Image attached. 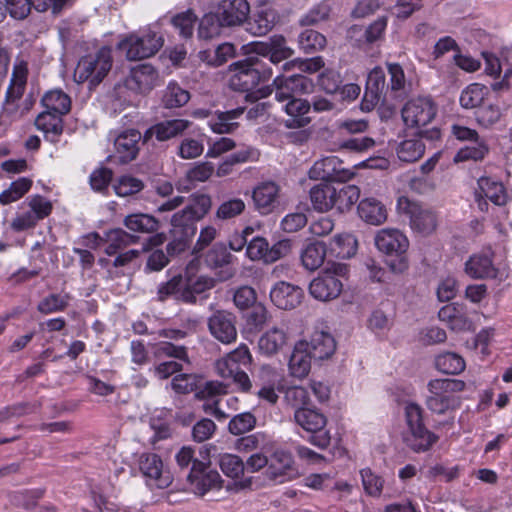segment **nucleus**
Instances as JSON below:
<instances>
[{"label": "nucleus", "mask_w": 512, "mask_h": 512, "mask_svg": "<svg viewBox=\"0 0 512 512\" xmlns=\"http://www.w3.org/2000/svg\"><path fill=\"white\" fill-rule=\"evenodd\" d=\"M250 4L247 0H220L214 12L205 14L198 28L199 37L211 39L225 28H234L247 22Z\"/></svg>", "instance_id": "1"}, {"label": "nucleus", "mask_w": 512, "mask_h": 512, "mask_svg": "<svg viewBox=\"0 0 512 512\" xmlns=\"http://www.w3.org/2000/svg\"><path fill=\"white\" fill-rule=\"evenodd\" d=\"M427 387V408L432 413L445 415L459 408L461 401L457 393L465 389V382L452 378L433 379L429 381Z\"/></svg>", "instance_id": "2"}, {"label": "nucleus", "mask_w": 512, "mask_h": 512, "mask_svg": "<svg viewBox=\"0 0 512 512\" xmlns=\"http://www.w3.org/2000/svg\"><path fill=\"white\" fill-rule=\"evenodd\" d=\"M112 63L111 49L103 46L95 53L80 58L74 71V79L77 83L88 82L90 88L96 87L108 75Z\"/></svg>", "instance_id": "3"}, {"label": "nucleus", "mask_w": 512, "mask_h": 512, "mask_svg": "<svg viewBox=\"0 0 512 512\" xmlns=\"http://www.w3.org/2000/svg\"><path fill=\"white\" fill-rule=\"evenodd\" d=\"M232 72L229 79V86L235 91L248 92L254 89L260 81L268 80L273 72L265 67L261 58L248 57L245 60L237 61L230 65Z\"/></svg>", "instance_id": "4"}, {"label": "nucleus", "mask_w": 512, "mask_h": 512, "mask_svg": "<svg viewBox=\"0 0 512 512\" xmlns=\"http://www.w3.org/2000/svg\"><path fill=\"white\" fill-rule=\"evenodd\" d=\"M397 211L409 219L410 228L419 235L428 236L438 226V216L433 209L411 201L405 196L398 198Z\"/></svg>", "instance_id": "5"}, {"label": "nucleus", "mask_w": 512, "mask_h": 512, "mask_svg": "<svg viewBox=\"0 0 512 512\" xmlns=\"http://www.w3.org/2000/svg\"><path fill=\"white\" fill-rule=\"evenodd\" d=\"M408 432L404 441L408 447L415 452L428 450L436 441L437 437L426 429L422 419V408L415 403H409L405 407Z\"/></svg>", "instance_id": "6"}, {"label": "nucleus", "mask_w": 512, "mask_h": 512, "mask_svg": "<svg viewBox=\"0 0 512 512\" xmlns=\"http://www.w3.org/2000/svg\"><path fill=\"white\" fill-rule=\"evenodd\" d=\"M294 422L304 431L313 434L309 442L314 446L325 449L330 445L331 436L329 431L324 430L327 425V417L316 408H300L294 410Z\"/></svg>", "instance_id": "7"}, {"label": "nucleus", "mask_w": 512, "mask_h": 512, "mask_svg": "<svg viewBox=\"0 0 512 512\" xmlns=\"http://www.w3.org/2000/svg\"><path fill=\"white\" fill-rule=\"evenodd\" d=\"M161 35L148 29L142 34L132 33L120 41L119 49L125 52L128 60H141L155 55L163 46Z\"/></svg>", "instance_id": "8"}, {"label": "nucleus", "mask_w": 512, "mask_h": 512, "mask_svg": "<svg viewBox=\"0 0 512 512\" xmlns=\"http://www.w3.org/2000/svg\"><path fill=\"white\" fill-rule=\"evenodd\" d=\"M137 468L150 488L166 489L173 477L169 469L165 467L162 458L152 452L141 453L137 458Z\"/></svg>", "instance_id": "9"}, {"label": "nucleus", "mask_w": 512, "mask_h": 512, "mask_svg": "<svg viewBox=\"0 0 512 512\" xmlns=\"http://www.w3.org/2000/svg\"><path fill=\"white\" fill-rule=\"evenodd\" d=\"M209 464V461L195 460L187 476L191 491L201 497L210 491L222 488L223 481L220 474L210 469Z\"/></svg>", "instance_id": "10"}, {"label": "nucleus", "mask_w": 512, "mask_h": 512, "mask_svg": "<svg viewBox=\"0 0 512 512\" xmlns=\"http://www.w3.org/2000/svg\"><path fill=\"white\" fill-rule=\"evenodd\" d=\"M264 474L268 481L275 484L292 481L299 475L292 454L283 449H277L270 455Z\"/></svg>", "instance_id": "11"}, {"label": "nucleus", "mask_w": 512, "mask_h": 512, "mask_svg": "<svg viewBox=\"0 0 512 512\" xmlns=\"http://www.w3.org/2000/svg\"><path fill=\"white\" fill-rule=\"evenodd\" d=\"M437 108L431 98L418 97L409 100L402 108L401 115L406 126L422 127L435 117Z\"/></svg>", "instance_id": "12"}, {"label": "nucleus", "mask_w": 512, "mask_h": 512, "mask_svg": "<svg viewBox=\"0 0 512 512\" xmlns=\"http://www.w3.org/2000/svg\"><path fill=\"white\" fill-rule=\"evenodd\" d=\"M342 270V267L339 265L334 269V271L326 269L321 272L309 285L310 295L320 301L336 299L343 289V284L338 278V275Z\"/></svg>", "instance_id": "13"}, {"label": "nucleus", "mask_w": 512, "mask_h": 512, "mask_svg": "<svg viewBox=\"0 0 512 512\" xmlns=\"http://www.w3.org/2000/svg\"><path fill=\"white\" fill-rule=\"evenodd\" d=\"M354 173L344 167L337 156H327L317 160L309 170V177L314 180L344 182L350 180Z\"/></svg>", "instance_id": "14"}, {"label": "nucleus", "mask_w": 512, "mask_h": 512, "mask_svg": "<svg viewBox=\"0 0 512 512\" xmlns=\"http://www.w3.org/2000/svg\"><path fill=\"white\" fill-rule=\"evenodd\" d=\"M273 84L275 85V99L278 102L309 93L313 86L312 81L302 74H293L289 77L277 76Z\"/></svg>", "instance_id": "15"}, {"label": "nucleus", "mask_w": 512, "mask_h": 512, "mask_svg": "<svg viewBox=\"0 0 512 512\" xmlns=\"http://www.w3.org/2000/svg\"><path fill=\"white\" fill-rule=\"evenodd\" d=\"M211 335L223 344H231L237 339L236 317L227 311H217L208 319Z\"/></svg>", "instance_id": "16"}, {"label": "nucleus", "mask_w": 512, "mask_h": 512, "mask_svg": "<svg viewBox=\"0 0 512 512\" xmlns=\"http://www.w3.org/2000/svg\"><path fill=\"white\" fill-rule=\"evenodd\" d=\"M158 72L150 64H139L130 70L124 80L127 89L136 93L151 91L157 84Z\"/></svg>", "instance_id": "17"}, {"label": "nucleus", "mask_w": 512, "mask_h": 512, "mask_svg": "<svg viewBox=\"0 0 512 512\" xmlns=\"http://www.w3.org/2000/svg\"><path fill=\"white\" fill-rule=\"evenodd\" d=\"M280 187L273 181L259 183L252 191V199L255 209L267 215L273 212L279 205Z\"/></svg>", "instance_id": "18"}, {"label": "nucleus", "mask_w": 512, "mask_h": 512, "mask_svg": "<svg viewBox=\"0 0 512 512\" xmlns=\"http://www.w3.org/2000/svg\"><path fill=\"white\" fill-rule=\"evenodd\" d=\"M374 241L377 249L389 256L406 253L409 248V240L406 235L394 228L379 230Z\"/></svg>", "instance_id": "19"}, {"label": "nucleus", "mask_w": 512, "mask_h": 512, "mask_svg": "<svg viewBox=\"0 0 512 512\" xmlns=\"http://www.w3.org/2000/svg\"><path fill=\"white\" fill-rule=\"evenodd\" d=\"M386 88L385 73L381 67L373 68L368 74L366 88L361 101V110L369 112L380 102Z\"/></svg>", "instance_id": "20"}, {"label": "nucleus", "mask_w": 512, "mask_h": 512, "mask_svg": "<svg viewBox=\"0 0 512 512\" xmlns=\"http://www.w3.org/2000/svg\"><path fill=\"white\" fill-rule=\"evenodd\" d=\"M438 317L451 330L467 331L472 329V320L469 317L466 305L463 303L453 302L443 306L438 312Z\"/></svg>", "instance_id": "21"}, {"label": "nucleus", "mask_w": 512, "mask_h": 512, "mask_svg": "<svg viewBox=\"0 0 512 512\" xmlns=\"http://www.w3.org/2000/svg\"><path fill=\"white\" fill-rule=\"evenodd\" d=\"M303 296V289L283 281L278 282L270 292L271 301L283 310H290L299 306Z\"/></svg>", "instance_id": "22"}, {"label": "nucleus", "mask_w": 512, "mask_h": 512, "mask_svg": "<svg viewBox=\"0 0 512 512\" xmlns=\"http://www.w3.org/2000/svg\"><path fill=\"white\" fill-rule=\"evenodd\" d=\"M88 238L95 241V246H99L102 242L107 244L105 253L109 256L115 255L119 250L126 248L129 245L136 244L139 237L126 232L121 228H115L107 231L104 238H101L97 233H93Z\"/></svg>", "instance_id": "23"}, {"label": "nucleus", "mask_w": 512, "mask_h": 512, "mask_svg": "<svg viewBox=\"0 0 512 512\" xmlns=\"http://www.w3.org/2000/svg\"><path fill=\"white\" fill-rule=\"evenodd\" d=\"M141 133L136 129L122 131L114 140L115 157L120 163L134 160L139 152Z\"/></svg>", "instance_id": "24"}, {"label": "nucleus", "mask_w": 512, "mask_h": 512, "mask_svg": "<svg viewBox=\"0 0 512 512\" xmlns=\"http://www.w3.org/2000/svg\"><path fill=\"white\" fill-rule=\"evenodd\" d=\"M304 342L307 352L314 360H325L330 358L336 350V342L333 336L323 330L314 331L309 340H300Z\"/></svg>", "instance_id": "25"}, {"label": "nucleus", "mask_w": 512, "mask_h": 512, "mask_svg": "<svg viewBox=\"0 0 512 512\" xmlns=\"http://www.w3.org/2000/svg\"><path fill=\"white\" fill-rule=\"evenodd\" d=\"M192 268L188 267L183 279V288L179 299L186 303H195L196 296L214 287V279L207 276H194L190 274Z\"/></svg>", "instance_id": "26"}, {"label": "nucleus", "mask_w": 512, "mask_h": 512, "mask_svg": "<svg viewBox=\"0 0 512 512\" xmlns=\"http://www.w3.org/2000/svg\"><path fill=\"white\" fill-rule=\"evenodd\" d=\"M284 110L289 116L284 121V125L288 129H297L305 127L309 122L310 118L306 116L309 112L311 105L307 100L301 98H293L284 101Z\"/></svg>", "instance_id": "27"}, {"label": "nucleus", "mask_w": 512, "mask_h": 512, "mask_svg": "<svg viewBox=\"0 0 512 512\" xmlns=\"http://www.w3.org/2000/svg\"><path fill=\"white\" fill-rule=\"evenodd\" d=\"M287 342L286 331L274 326L260 336L258 349L261 354L271 357L278 354L287 345Z\"/></svg>", "instance_id": "28"}, {"label": "nucleus", "mask_w": 512, "mask_h": 512, "mask_svg": "<svg viewBox=\"0 0 512 512\" xmlns=\"http://www.w3.org/2000/svg\"><path fill=\"white\" fill-rule=\"evenodd\" d=\"M304 342H296L289 358V374L298 379L305 378L311 369V360L313 357L306 350Z\"/></svg>", "instance_id": "29"}, {"label": "nucleus", "mask_w": 512, "mask_h": 512, "mask_svg": "<svg viewBox=\"0 0 512 512\" xmlns=\"http://www.w3.org/2000/svg\"><path fill=\"white\" fill-rule=\"evenodd\" d=\"M63 115L44 110L35 119V126L44 133L46 140L56 143L63 133Z\"/></svg>", "instance_id": "30"}, {"label": "nucleus", "mask_w": 512, "mask_h": 512, "mask_svg": "<svg viewBox=\"0 0 512 512\" xmlns=\"http://www.w3.org/2000/svg\"><path fill=\"white\" fill-rule=\"evenodd\" d=\"M465 272L472 278H496L498 270L488 254L472 255L465 263Z\"/></svg>", "instance_id": "31"}, {"label": "nucleus", "mask_w": 512, "mask_h": 512, "mask_svg": "<svg viewBox=\"0 0 512 512\" xmlns=\"http://www.w3.org/2000/svg\"><path fill=\"white\" fill-rule=\"evenodd\" d=\"M336 187L328 183H321L310 189L309 196L313 209L317 212H327L334 208Z\"/></svg>", "instance_id": "32"}, {"label": "nucleus", "mask_w": 512, "mask_h": 512, "mask_svg": "<svg viewBox=\"0 0 512 512\" xmlns=\"http://www.w3.org/2000/svg\"><path fill=\"white\" fill-rule=\"evenodd\" d=\"M277 21V13L270 7L259 9L247 22V31L254 36L266 35Z\"/></svg>", "instance_id": "33"}, {"label": "nucleus", "mask_w": 512, "mask_h": 512, "mask_svg": "<svg viewBox=\"0 0 512 512\" xmlns=\"http://www.w3.org/2000/svg\"><path fill=\"white\" fill-rule=\"evenodd\" d=\"M358 214L362 220L371 225H381L387 219L385 206L376 198L368 197L360 201Z\"/></svg>", "instance_id": "34"}, {"label": "nucleus", "mask_w": 512, "mask_h": 512, "mask_svg": "<svg viewBox=\"0 0 512 512\" xmlns=\"http://www.w3.org/2000/svg\"><path fill=\"white\" fill-rule=\"evenodd\" d=\"M277 382L278 376L276 372L271 367H262L257 375L256 381V385L260 386L257 392L258 397L266 400L270 404H275L279 398L275 391Z\"/></svg>", "instance_id": "35"}, {"label": "nucleus", "mask_w": 512, "mask_h": 512, "mask_svg": "<svg viewBox=\"0 0 512 512\" xmlns=\"http://www.w3.org/2000/svg\"><path fill=\"white\" fill-rule=\"evenodd\" d=\"M191 125L186 119H169L156 123L149 129V133L158 141H167L181 135Z\"/></svg>", "instance_id": "36"}, {"label": "nucleus", "mask_w": 512, "mask_h": 512, "mask_svg": "<svg viewBox=\"0 0 512 512\" xmlns=\"http://www.w3.org/2000/svg\"><path fill=\"white\" fill-rule=\"evenodd\" d=\"M478 191L497 206L508 202V194L502 182L490 177H480L477 181Z\"/></svg>", "instance_id": "37"}, {"label": "nucleus", "mask_w": 512, "mask_h": 512, "mask_svg": "<svg viewBox=\"0 0 512 512\" xmlns=\"http://www.w3.org/2000/svg\"><path fill=\"white\" fill-rule=\"evenodd\" d=\"M243 107H238L225 112H217L216 117L209 121V126L214 133L229 134L234 132L239 124L235 122L244 113Z\"/></svg>", "instance_id": "38"}, {"label": "nucleus", "mask_w": 512, "mask_h": 512, "mask_svg": "<svg viewBox=\"0 0 512 512\" xmlns=\"http://www.w3.org/2000/svg\"><path fill=\"white\" fill-rule=\"evenodd\" d=\"M123 224L128 230L139 233H154L159 228V221L154 216L144 213L127 215Z\"/></svg>", "instance_id": "39"}, {"label": "nucleus", "mask_w": 512, "mask_h": 512, "mask_svg": "<svg viewBox=\"0 0 512 512\" xmlns=\"http://www.w3.org/2000/svg\"><path fill=\"white\" fill-rule=\"evenodd\" d=\"M27 75L28 69L26 63L21 62L14 66L5 99L18 102L22 98L26 87Z\"/></svg>", "instance_id": "40"}, {"label": "nucleus", "mask_w": 512, "mask_h": 512, "mask_svg": "<svg viewBox=\"0 0 512 512\" xmlns=\"http://www.w3.org/2000/svg\"><path fill=\"white\" fill-rule=\"evenodd\" d=\"M196 221H198V219L192 215L191 211L186 206L172 216L171 233L186 234V237H193L196 233Z\"/></svg>", "instance_id": "41"}, {"label": "nucleus", "mask_w": 512, "mask_h": 512, "mask_svg": "<svg viewBox=\"0 0 512 512\" xmlns=\"http://www.w3.org/2000/svg\"><path fill=\"white\" fill-rule=\"evenodd\" d=\"M42 104L46 111L65 115L71 109L70 97L61 90L47 92L42 98Z\"/></svg>", "instance_id": "42"}, {"label": "nucleus", "mask_w": 512, "mask_h": 512, "mask_svg": "<svg viewBox=\"0 0 512 512\" xmlns=\"http://www.w3.org/2000/svg\"><path fill=\"white\" fill-rule=\"evenodd\" d=\"M326 248L322 242L308 244L301 253L303 266L310 271L318 269L324 262Z\"/></svg>", "instance_id": "43"}, {"label": "nucleus", "mask_w": 512, "mask_h": 512, "mask_svg": "<svg viewBox=\"0 0 512 512\" xmlns=\"http://www.w3.org/2000/svg\"><path fill=\"white\" fill-rule=\"evenodd\" d=\"M386 66L390 77L387 88H390L398 96L407 94L411 88V83L406 79L402 66L398 63H387Z\"/></svg>", "instance_id": "44"}, {"label": "nucleus", "mask_w": 512, "mask_h": 512, "mask_svg": "<svg viewBox=\"0 0 512 512\" xmlns=\"http://www.w3.org/2000/svg\"><path fill=\"white\" fill-rule=\"evenodd\" d=\"M489 93V89L480 83H473L467 86L460 95V104L465 109H473L483 102Z\"/></svg>", "instance_id": "45"}, {"label": "nucleus", "mask_w": 512, "mask_h": 512, "mask_svg": "<svg viewBox=\"0 0 512 512\" xmlns=\"http://www.w3.org/2000/svg\"><path fill=\"white\" fill-rule=\"evenodd\" d=\"M425 152V145L420 138L402 141L397 147L398 158L403 162L418 161Z\"/></svg>", "instance_id": "46"}, {"label": "nucleus", "mask_w": 512, "mask_h": 512, "mask_svg": "<svg viewBox=\"0 0 512 512\" xmlns=\"http://www.w3.org/2000/svg\"><path fill=\"white\" fill-rule=\"evenodd\" d=\"M360 197V189L355 185H344L341 188H336V195L334 197V208L340 213L349 211L352 206L358 201Z\"/></svg>", "instance_id": "47"}, {"label": "nucleus", "mask_w": 512, "mask_h": 512, "mask_svg": "<svg viewBox=\"0 0 512 512\" xmlns=\"http://www.w3.org/2000/svg\"><path fill=\"white\" fill-rule=\"evenodd\" d=\"M489 152V147L485 140L480 139L473 142L471 145H467L461 148L454 156L453 161L455 163L464 161H481Z\"/></svg>", "instance_id": "48"}, {"label": "nucleus", "mask_w": 512, "mask_h": 512, "mask_svg": "<svg viewBox=\"0 0 512 512\" xmlns=\"http://www.w3.org/2000/svg\"><path fill=\"white\" fill-rule=\"evenodd\" d=\"M190 99V93L180 87L177 83L171 82L167 85L162 96V103L166 108H179L184 106Z\"/></svg>", "instance_id": "49"}, {"label": "nucleus", "mask_w": 512, "mask_h": 512, "mask_svg": "<svg viewBox=\"0 0 512 512\" xmlns=\"http://www.w3.org/2000/svg\"><path fill=\"white\" fill-rule=\"evenodd\" d=\"M435 366L445 374H458L465 369V361L460 355L447 352L437 356Z\"/></svg>", "instance_id": "50"}, {"label": "nucleus", "mask_w": 512, "mask_h": 512, "mask_svg": "<svg viewBox=\"0 0 512 512\" xmlns=\"http://www.w3.org/2000/svg\"><path fill=\"white\" fill-rule=\"evenodd\" d=\"M332 6L329 0H323L313 6L304 16L300 19L302 26L317 25L320 22L329 19Z\"/></svg>", "instance_id": "51"}, {"label": "nucleus", "mask_w": 512, "mask_h": 512, "mask_svg": "<svg viewBox=\"0 0 512 512\" xmlns=\"http://www.w3.org/2000/svg\"><path fill=\"white\" fill-rule=\"evenodd\" d=\"M31 186L32 181L29 178H19L0 194V203L7 205L19 200L30 190Z\"/></svg>", "instance_id": "52"}, {"label": "nucleus", "mask_w": 512, "mask_h": 512, "mask_svg": "<svg viewBox=\"0 0 512 512\" xmlns=\"http://www.w3.org/2000/svg\"><path fill=\"white\" fill-rule=\"evenodd\" d=\"M246 208L245 202L240 198H231L223 201L217 208L215 218L226 221L241 215Z\"/></svg>", "instance_id": "53"}, {"label": "nucleus", "mask_w": 512, "mask_h": 512, "mask_svg": "<svg viewBox=\"0 0 512 512\" xmlns=\"http://www.w3.org/2000/svg\"><path fill=\"white\" fill-rule=\"evenodd\" d=\"M69 301V294H50L38 303L37 310L42 314L63 311L68 306Z\"/></svg>", "instance_id": "54"}, {"label": "nucleus", "mask_w": 512, "mask_h": 512, "mask_svg": "<svg viewBox=\"0 0 512 512\" xmlns=\"http://www.w3.org/2000/svg\"><path fill=\"white\" fill-rule=\"evenodd\" d=\"M298 43L304 52L312 53L325 47L326 38L321 33L308 29L299 35Z\"/></svg>", "instance_id": "55"}, {"label": "nucleus", "mask_w": 512, "mask_h": 512, "mask_svg": "<svg viewBox=\"0 0 512 512\" xmlns=\"http://www.w3.org/2000/svg\"><path fill=\"white\" fill-rule=\"evenodd\" d=\"M201 377L192 373L176 375L171 381L172 389L179 394H188L199 388Z\"/></svg>", "instance_id": "56"}, {"label": "nucleus", "mask_w": 512, "mask_h": 512, "mask_svg": "<svg viewBox=\"0 0 512 512\" xmlns=\"http://www.w3.org/2000/svg\"><path fill=\"white\" fill-rule=\"evenodd\" d=\"M154 354L157 358H174L189 363L187 348L182 345H174L171 342L162 341L155 346Z\"/></svg>", "instance_id": "57"}, {"label": "nucleus", "mask_w": 512, "mask_h": 512, "mask_svg": "<svg viewBox=\"0 0 512 512\" xmlns=\"http://www.w3.org/2000/svg\"><path fill=\"white\" fill-rule=\"evenodd\" d=\"M113 188L118 196L127 197L142 191L144 183L136 177L124 175L116 181Z\"/></svg>", "instance_id": "58"}, {"label": "nucleus", "mask_w": 512, "mask_h": 512, "mask_svg": "<svg viewBox=\"0 0 512 512\" xmlns=\"http://www.w3.org/2000/svg\"><path fill=\"white\" fill-rule=\"evenodd\" d=\"M219 465L222 472L230 478L239 477L245 469V464L240 457L228 453L219 456Z\"/></svg>", "instance_id": "59"}, {"label": "nucleus", "mask_w": 512, "mask_h": 512, "mask_svg": "<svg viewBox=\"0 0 512 512\" xmlns=\"http://www.w3.org/2000/svg\"><path fill=\"white\" fill-rule=\"evenodd\" d=\"M294 51L287 45L286 39L282 35L271 37V58L270 62L274 65L290 58Z\"/></svg>", "instance_id": "60"}, {"label": "nucleus", "mask_w": 512, "mask_h": 512, "mask_svg": "<svg viewBox=\"0 0 512 512\" xmlns=\"http://www.w3.org/2000/svg\"><path fill=\"white\" fill-rule=\"evenodd\" d=\"M255 424L256 418L254 415L249 412H245L234 416L228 424V429L233 435H241L252 430L255 427Z\"/></svg>", "instance_id": "61"}, {"label": "nucleus", "mask_w": 512, "mask_h": 512, "mask_svg": "<svg viewBox=\"0 0 512 512\" xmlns=\"http://www.w3.org/2000/svg\"><path fill=\"white\" fill-rule=\"evenodd\" d=\"M285 400L295 410L300 408H307L310 404L309 393L306 388L302 386H293L287 389L285 393Z\"/></svg>", "instance_id": "62"}, {"label": "nucleus", "mask_w": 512, "mask_h": 512, "mask_svg": "<svg viewBox=\"0 0 512 512\" xmlns=\"http://www.w3.org/2000/svg\"><path fill=\"white\" fill-rule=\"evenodd\" d=\"M196 19V15L192 11L188 10L174 16L172 18V24L179 30L181 36L189 38L193 34Z\"/></svg>", "instance_id": "63"}, {"label": "nucleus", "mask_w": 512, "mask_h": 512, "mask_svg": "<svg viewBox=\"0 0 512 512\" xmlns=\"http://www.w3.org/2000/svg\"><path fill=\"white\" fill-rule=\"evenodd\" d=\"M204 145L201 141L193 138H185L178 147V156L182 159H195L202 155Z\"/></svg>", "instance_id": "64"}]
</instances>
